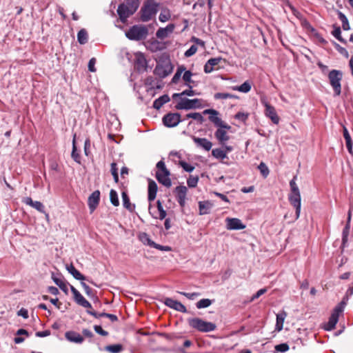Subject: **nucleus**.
Listing matches in <instances>:
<instances>
[{
    "instance_id": "obj_1",
    "label": "nucleus",
    "mask_w": 353,
    "mask_h": 353,
    "mask_svg": "<svg viewBox=\"0 0 353 353\" xmlns=\"http://www.w3.org/2000/svg\"><path fill=\"white\" fill-rule=\"evenodd\" d=\"M203 114H209V120L219 128L214 133V136L219 143L224 145L225 143L229 140L230 137L225 130H230L231 127L223 122L219 117V112L214 109H206L203 112Z\"/></svg>"
},
{
    "instance_id": "obj_2",
    "label": "nucleus",
    "mask_w": 353,
    "mask_h": 353,
    "mask_svg": "<svg viewBox=\"0 0 353 353\" xmlns=\"http://www.w3.org/2000/svg\"><path fill=\"white\" fill-rule=\"evenodd\" d=\"M296 176L290 181V192L288 195V199L290 204L294 206L296 210V219L300 216L301 212V194L299 189L296 183Z\"/></svg>"
},
{
    "instance_id": "obj_3",
    "label": "nucleus",
    "mask_w": 353,
    "mask_h": 353,
    "mask_svg": "<svg viewBox=\"0 0 353 353\" xmlns=\"http://www.w3.org/2000/svg\"><path fill=\"white\" fill-rule=\"evenodd\" d=\"M139 3L138 0H126L125 3L119 6L117 13L122 22H125L127 19L132 15L138 9Z\"/></svg>"
},
{
    "instance_id": "obj_4",
    "label": "nucleus",
    "mask_w": 353,
    "mask_h": 353,
    "mask_svg": "<svg viewBox=\"0 0 353 353\" xmlns=\"http://www.w3.org/2000/svg\"><path fill=\"white\" fill-rule=\"evenodd\" d=\"M159 3L154 0H148L140 10L141 20L147 22L154 17L158 11Z\"/></svg>"
},
{
    "instance_id": "obj_5",
    "label": "nucleus",
    "mask_w": 353,
    "mask_h": 353,
    "mask_svg": "<svg viewBox=\"0 0 353 353\" xmlns=\"http://www.w3.org/2000/svg\"><path fill=\"white\" fill-rule=\"evenodd\" d=\"M189 325L199 332H209L214 331L216 326L212 322L205 321L199 318H192L188 320Z\"/></svg>"
},
{
    "instance_id": "obj_6",
    "label": "nucleus",
    "mask_w": 353,
    "mask_h": 353,
    "mask_svg": "<svg viewBox=\"0 0 353 353\" xmlns=\"http://www.w3.org/2000/svg\"><path fill=\"white\" fill-rule=\"evenodd\" d=\"M148 34V30L145 26L134 25L125 32V36L130 40L140 41L145 39Z\"/></svg>"
},
{
    "instance_id": "obj_7",
    "label": "nucleus",
    "mask_w": 353,
    "mask_h": 353,
    "mask_svg": "<svg viewBox=\"0 0 353 353\" xmlns=\"http://www.w3.org/2000/svg\"><path fill=\"white\" fill-rule=\"evenodd\" d=\"M342 78L343 73L340 70H332L328 74L329 81L334 90L335 96H339L341 93V81Z\"/></svg>"
},
{
    "instance_id": "obj_8",
    "label": "nucleus",
    "mask_w": 353,
    "mask_h": 353,
    "mask_svg": "<svg viewBox=\"0 0 353 353\" xmlns=\"http://www.w3.org/2000/svg\"><path fill=\"white\" fill-rule=\"evenodd\" d=\"M202 104L201 100L199 99H189L186 98H181L178 103L175 105L177 110H190L201 108Z\"/></svg>"
},
{
    "instance_id": "obj_9",
    "label": "nucleus",
    "mask_w": 353,
    "mask_h": 353,
    "mask_svg": "<svg viewBox=\"0 0 353 353\" xmlns=\"http://www.w3.org/2000/svg\"><path fill=\"white\" fill-rule=\"evenodd\" d=\"M181 121V115L179 113H168L163 117V124L168 128L175 127Z\"/></svg>"
},
{
    "instance_id": "obj_10",
    "label": "nucleus",
    "mask_w": 353,
    "mask_h": 353,
    "mask_svg": "<svg viewBox=\"0 0 353 353\" xmlns=\"http://www.w3.org/2000/svg\"><path fill=\"white\" fill-rule=\"evenodd\" d=\"M70 290L74 296V301L79 305L85 308H91L92 305L82 294L72 285H70Z\"/></svg>"
},
{
    "instance_id": "obj_11",
    "label": "nucleus",
    "mask_w": 353,
    "mask_h": 353,
    "mask_svg": "<svg viewBox=\"0 0 353 353\" xmlns=\"http://www.w3.org/2000/svg\"><path fill=\"white\" fill-rule=\"evenodd\" d=\"M164 304L176 311L183 313L187 312L186 307L179 301L174 300L171 298H165L163 301Z\"/></svg>"
},
{
    "instance_id": "obj_12",
    "label": "nucleus",
    "mask_w": 353,
    "mask_h": 353,
    "mask_svg": "<svg viewBox=\"0 0 353 353\" xmlns=\"http://www.w3.org/2000/svg\"><path fill=\"white\" fill-rule=\"evenodd\" d=\"M225 222L226 228L230 230H242L245 228L241 221L236 218H227Z\"/></svg>"
},
{
    "instance_id": "obj_13",
    "label": "nucleus",
    "mask_w": 353,
    "mask_h": 353,
    "mask_svg": "<svg viewBox=\"0 0 353 353\" xmlns=\"http://www.w3.org/2000/svg\"><path fill=\"white\" fill-rule=\"evenodd\" d=\"M100 200V192L99 190L94 191L88 197V205L90 212H93L99 205Z\"/></svg>"
},
{
    "instance_id": "obj_14",
    "label": "nucleus",
    "mask_w": 353,
    "mask_h": 353,
    "mask_svg": "<svg viewBox=\"0 0 353 353\" xmlns=\"http://www.w3.org/2000/svg\"><path fill=\"white\" fill-rule=\"evenodd\" d=\"M175 192L176 194V200L179 204L181 207H184L185 204L188 188L185 186L179 185L175 188Z\"/></svg>"
},
{
    "instance_id": "obj_15",
    "label": "nucleus",
    "mask_w": 353,
    "mask_h": 353,
    "mask_svg": "<svg viewBox=\"0 0 353 353\" xmlns=\"http://www.w3.org/2000/svg\"><path fill=\"white\" fill-rule=\"evenodd\" d=\"M174 28V24L170 23L165 28H160L157 31L156 36L159 39H164L173 32Z\"/></svg>"
},
{
    "instance_id": "obj_16",
    "label": "nucleus",
    "mask_w": 353,
    "mask_h": 353,
    "mask_svg": "<svg viewBox=\"0 0 353 353\" xmlns=\"http://www.w3.org/2000/svg\"><path fill=\"white\" fill-rule=\"evenodd\" d=\"M23 203L25 204L31 206L32 208L36 209L37 211L41 213H46L45 212V206L40 201H34L30 197H25L22 200Z\"/></svg>"
},
{
    "instance_id": "obj_17",
    "label": "nucleus",
    "mask_w": 353,
    "mask_h": 353,
    "mask_svg": "<svg viewBox=\"0 0 353 353\" xmlns=\"http://www.w3.org/2000/svg\"><path fill=\"white\" fill-rule=\"evenodd\" d=\"M192 139L198 147H200L206 151H210L211 150L212 143L207 139L192 137Z\"/></svg>"
},
{
    "instance_id": "obj_18",
    "label": "nucleus",
    "mask_w": 353,
    "mask_h": 353,
    "mask_svg": "<svg viewBox=\"0 0 353 353\" xmlns=\"http://www.w3.org/2000/svg\"><path fill=\"white\" fill-rule=\"evenodd\" d=\"M169 176L170 172H165L163 174L161 172L156 173V178L157 181L167 188L170 187L172 185Z\"/></svg>"
},
{
    "instance_id": "obj_19",
    "label": "nucleus",
    "mask_w": 353,
    "mask_h": 353,
    "mask_svg": "<svg viewBox=\"0 0 353 353\" xmlns=\"http://www.w3.org/2000/svg\"><path fill=\"white\" fill-rule=\"evenodd\" d=\"M65 336L68 341L75 343H82L84 341L83 337L80 334L74 331L65 332Z\"/></svg>"
},
{
    "instance_id": "obj_20",
    "label": "nucleus",
    "mask_w": 353,
    "mask_h": 353,
    "mask_svg": "<svg viewBox=\"0 0 353 353\" xmlns=\"http://www.w3.org/2000/svg\"><path fill=\"white\" fill-rule=\"evenodd\" d=\"M52 279L54 283L59 287V288L64 292L66 294L68 293V284L61 278V276H57L54 273H52Z\"/></svg>"
},
{
    "instance_id": "obj_21",
    "label": "nucleus",
    "mask_w": 353,
    "mask_h": 353,
    "mask_svg": "<svg viewBox=\"0 0 353 353\" xmlns=\"http://www.w3.org/2000/svg\"><path fill=\"white\" fill-rule=\"evenodd\" d=\"M266 117H268L274 124H278L280 118L278 116L275 109L266 103Z\"/></svg>"
},
{
    "instance_id": "obj_22",
    "label": "nucleus",
    "mask_w": 353,
    "mask_h": 353,
    "mask_svg": "<svg viewBox=\"0 0 353 353\" xmlns=\"http://www.w3.org/2000/svg\"><path fill=\"white\" fill-rule=\"evenodd\" d=\"M157 192V185L153 180H149L148 183V201H152L155 199Z\"/></svg>"
},
{
    "instance_id": "obj_23",
    "label": "nucleus",
    "mask_w": 353,
    "mask_h": 353,
    "mask_svg": "<svg viewBox=\"0 0 353 353\" xmlns=\"http://www.w3.org/2000/svg\"><path fill=\"white\" fill-rule=\"evenodd\" d=\"M135 65L139 70H145L147 66V63L144 55L141 53L136 54Z\"/></svg>"
},
{
    "instance_id": "obj_24",
    "label": "nucleus",
    "mask_w": 353,
    "mask_h": 353,
    "mask_svg": "<svg viewBox=\"0 0 353 353\" xmlns=\"http://www.w3.org/2000/svg\"><path fill=\"white\" fill-rule=\"evenodd\" d=\"M122 201L123 207L129 210L130 212H133L135 209V205L132 204L130 201V198L125 192H123L121 194Z\"/></svg>"
},
{
    "instance_id": "obj_25",
    "label": "nucleus",
    "mask_w": 353,
    "mask_h": 353,
    "mask_svg": "<svg viewBox=\"0 0 353 353\" xmlns=\"http://www.w3.org/2000/svg\"><path fill=\"white\" fill-rule=\"evenodd\" d=\"M170 100L168 94H163L157 99L153 103L154 108L159 110L165 103L169 102Z\"/></svg>"
},
{
    "instance_id": "obj_26",
    "label": "nucleus",
    "mask_w": 353,
    "mask_h": 353,
    "mask_svg": "<svg viewBox=\"0 0 353 353\" xmlns=\"http://www.w3.org/2000/svg\"><path fill=\"white\" fill-rule=\"evenodd\" d=\"M66 268L68 272L71 274L77 280L84 281L85 279V277L82 274H81L80 272L78 271L72 264L67 265Z\"/></svg>"
},
{
    "instance_id": "obj_27",
    "label": "nucleus",
    "mask_w": 353,
    "mask_h": 353,
    "mask_svg": "<svg viewBox=\"0 0 353 353\" xmlns=\"http://www.w3.org/2000/svg\"><path fill=\"white\" fill-rule=\"evenodd\" d=\"M212 207V205L209 201H200L199 203V214L201 215L209 214Z\"/></svg>"
},
{
    "instance_id": "obj_28",
    "label": "nucleus",
    "mask_w": 353,
    "mask_h": 353,
    "mask_svg": "<svg viewBox=\"0 0 353 353\" xmlns=\"http://www.w3.org/2000/svg\"><path fill=\"white\" fill-rule=\"evenodd\" d=\"M287 316L285 312L283 311L276 314V330L278 332L283 329V322Z\"/></svg>"
},
{
    "instance_id": "obj_29",
    "label": "nucleus",
    "mask_w": 353,
    "mask_h": 353,
    "mask_svg": "<svg viewBox=\"0 0 353 353\" xmlns=\"http://www.w3.org/2000/svg\"><path fill=\"white\" fill-rule=\"evenodd\" d=\"M157 205L158 213H157V214L153 215V216L156 219H159L161 220H163L166 216V214H167L166 212H165V210H164L161 201L158 200L157 201Z\"/></svg>"
},
{
    "instance_id": "obj_30",
    "label": "nucleus",
    "mask_w": 353,
    "mask_h": 353,
    "mask_svg": "<svg viewBox=\"0 0 353 353\" xmlns=\"http://www.w3.org/2000/svg\"><path fill=\"white\" fill-rule=\"evenodd\" d=\"M77 41L80 44H85L88 41V34L85 29H81L77 34Z\"/></svg>"
},
{
    "instance_id": "obj_31",
    "label": "nucleus",
    "mask_w": 353,
    "mask_h": 353,
    "mask_svg": "<svg viewBox=\"0 0 353 353\" xmlns=\"http://www.w3.org/2000/svg\"><path fill=\"white\" fill-rule=\"evenodd\" d=\"M345 304V303L344 301H341L340 303H339L334 307V309L331 314V316L335 317V319H337V321H339V315L341 313L343 312Z\"/></svg>"
},
{
    "instance_id": "obj_32",
    "label": "nucleus",
    "mask_w": 353,
    "mask_h": 353,
    "mask_svg": "<svg viewBox=\"0 0 353 353\" xmlns=\"http://www.w3.org/2000/svg\"><path fill=\"white\" fill-rule=\"evenodd\" d=\"M212 154L216 159H224L227 157L226 152L223 149L215 148L212 151Z\"/></svg>"
},
{
    "instance_id": "obj_33",
    "label": "nucleus",
    "mask_w": 353,
    "mask_h": 353,
    "mask_svg": "<svg viewBox=\"0 0 353 353\" xmlns=\"http://www.w3.org/2000/svg\"><path fill=\"white\" fill-rule=\"evenodd\" d=\"M234 90H237L241 92L247 93L251 90V84L248 81H245L239 86L233 87Z\"/></svg>"
},
{
    "instance_id": "obj_34",
    "label": "nucleus",
    "mask_w": 353,
    "mask_h": 353,
    "mask_svg": "<svg viewBox=\"0 0 353 353\" xmlns=\"http://www.w3.org/2000/svg\"><path fill=\"white\" fill-rule=\"evenodd\" d=\"M105 350L110 353H119L123 350V346L121 344H114L105 346Z\"/></svg>"
},
{
    "instance_id": "obj_35",
    "label": "nucleus",
    "mask_w": 353,
    "mask_h": 353,
    "mask_svg": "<svg viewBox=\"0 0 353 353\" xmlns=\"http://www.w3.org/2000/svg\"><path fill=\"white\" fill-rule=\"evenodd\" d=\"M71 156L74 161H76L78 163H81V157H80V154L77 152V147L75 145V135L74 136V138H73L72 151Z\"/></svg>"
},
{
    "instance_id": "obj_36",
    "label": "nucleus",
    "mask_w": 353,
    "mask_h": 353,
    "mask_svg": "<svg viewBox=\"0 0 353 353\" xmlns=\"http://www.w3.org/2000/svg\"><path fill=\"white\" fill-rule=\"evenodd\" d=\"M338 15H339V19L341 20V21L342 23L343 29L344 30H350V28L349 22H348V20H347L346 16L341 12H339Z\"/></svg>"
},
{
    "instance_id": "obj_37",
    "label": "nucleus",
    "mask_w": 353,
    "mask_h": 353,
    "mask_svg": "<svg viewBox=\"0 0 353 353\" xmlns=\"http://www.w3.org/2000/svg\"><path fill=\"white\" fill-rule=\"evenodd\" d=\"M337 322L338 321L335 319V317H332L330 316L328 322L324 325V329L327 331L332 330L335 328Z\"/></svg>"
},
{
    "instance_id": "obj_38",
    "label": "nucleus",
    "mask_w": 353,
    "mask_h": 353,
    "mask_svg": "<svg viewBox=\"0 0 353 353\" xmlns=\"http://www.w3.org/2000/svg\"><path fill=\"white\" fill-rule=\"evenodd\" d=\"M212 303V301L209 299H203L199 301L196 305L198 309H202L209 307Z\"/></svg>"
},
{
    "instance_id": "obj_39",
    "label": "nucleus",
    "mask_w": 353,
    "mask_h": 353,
    "mask_svg": "<svg viewBox=\"0 0 353 353\" xmlns=\"http://www.w3.org/2000/svg\"><path fill=\"white\" fill-rule=\"evenodd\" d=\"M110 199L111 203L114 206H119V201L118 198L117 192L114 190H111L110 192Z\"/></svg>"
},
{
    "instance_id": "obj_40",
    "label": "nucleus",
    "mask_w": 353,
    "mask_h": 353,
    "mask_svg": "<svg viewBox=\"0 0 353 353\" xmlns=\"http://www.w3.org/2000/svg\"><path fill=\"white\" fill-rule=\"evenodd\" d=\"M185 118L186 119H193L194 120H196L200 123H202L204 120L202 114L199 112L189 113V114H186Z\"/></svg>"
},
{
    "instance_id": "obj_41",
    "label": "nucleus",
    "mask_w": 353,
    "mask_h": 353,
    "mask_svg": "<svg viewBox=\"0 0 353 353\" xmlns=\"http://www.w3.org/2000/svg\"><path fill=\"white\" fill-rule=\"evenodd\" d=\"M140 239L143 244L148 245L150 247H153L154 244V242L150 239V238L146 233H143L140 236Z\"/></svg>"
},
{
    "instance_id": "obj_42",
    "label": "nucleus",
    "mask_w": 353,
    "mask_h": 353,
    "mask_svg": "<svg viewBox=\"0 0 353 353\" xmlns=\"http://www.w3.org/2000/svg\"><path fill=\"white\" fill-rule=\"evenodd\" d=\"M199 181V176L190 175L187 180V184L189 188H195Z\"/></svg>"
},
{
    "instance_id": "obj_43",
    "label": "nucleus",
    "mask_w": 353,
    "mask_h": 353,
    "mask_svg": "<svg viewBox=\"0 0 353 353\" xmlns=\"http://www.w3.org/2000/svg\"><path fill=\"white\" fill-rule=\"evenodd\" d=\"M111 173L113 176L114 180L116 183L119 181L118 169L117 163L113 162L111 163Z\"/></svg>"
},
{
    "instance_id": "obj_44",
    "label": "nucleus",
    "mask_w": 353,
    "mask_h": 353,
    "mask_svg": "<svg viewBox=\"0 0 353 353\" xmlns=\"http://www.w3.org/2000/svg\"><path fill=\"white\" fill-rule=\"evenodd\" d=\"M179 165L183 168V169L188 172H192L194 170V167L190 164H188L184 161H180Z\"/></svg>"
},
{
    "instance_id": "obj_45",
    "label": "nucleus",
    "mask_w": 353,
    "mask_h": 353,
    "mask_svg": "<svg viewBox=\"0 0 353 353\" xmlns=\"http://www.w3.org/2000/svg\"><path fill=\"white\" fill-rule=\"evenodd\" d=\"M332 34L339 41L345 43L344 39L341 36V31L340 27H334V30L332 31Z\"/></svg>"
},
{
    "instance_id": "obj_46",
    "label": "nucleus",
    "mask_w": 353,
    "mask_h": 353,
    "mask_svg": "<svg viewBox=\"0 0 353 353\" xmlns=\"http://www.w3.org/2000/svg\"><path fill=\"white\" fill-rule=\"evenodd\" d=\"M233 97H234L233 94H231L229 93H225V92H218L214 94V98L216 99H230V98H233Z\"/></svg>"
},
{
    "instance_id": "obj_47",
    "label": "nucleus",
    "mask_w": 353,
    "mask_h": 353,
    "mask_svg": "<svg viewBox=\"0 0 353 353\" xmlns=\"http://www.w3.org/2000/svg\"><path fill=\"white\" fill-rule=\"evenodd\" d=\"M170 18V14L168 10H164L161 12L159 16V19L161 22H165Z\"/></svg>"
},
{
    "instance_id": "obj_48",
    "label": "nucleus",
    "mask_w": 353,
    "mask_h": 353,
    "mask_svg": "<svg viewBox=\"0 0 353 353\" xmlns=\"http://www.w3.org/2000/svg\"><path fill=\"white\" fill-rule=\"evenodd\" d=\"M179 293L185 296L190 300H194L196 297L201 296V294L199 292L187 293V292H179Z\"/></svg>"
},
{
    "instance_id": "obj_49",
    "label": "nucleus",
    "mask_w": 353,
    "mask_h": 353,
    "mask_svg": "<svg viewBox=\"0 0 353 353\" xmlns=\"http://www.w3.org/2000/svg\"><path fill=\"white\" fill-rule=\"evenodd\" d=\"M192 73L190 70L185 71L183 75V79L185 82V85L190 84L192 81Z\"/></svg>"
},
{
    "instance_id": "obj_50",
    "label": "nucleus",
    "mask_w": 353,
    "mask_h": 353,
    "mask_svg": "<svg viewBox=\"0 0 353 353\" xmlns=\"http://www.w3.org/2000/svg\"><path fill=\"white\" fill-rule=\"evenodd\" d=\"M350 228V225H349V224H346V225L345 226V228L343 230V236H342L343 244H345L347 241V236L349 234Z\"/></svg>"
},
{
    "instance_id": "obj_51",
    "label": "nucleus",
    "mask_w": 353,
    "mask_h": 353,
    "mask_svg": "<svg viewBox=\"0 0 353 353\" xmlns=\"http://www.w3.org/2000/svg\"><path fill=\"white\" fill-rule=\"evenodd\" d=\"M274 348L276 352H285L290 347L287 343H281L276 345Z\"/></svg>"
},
{
    "instance_id": "obj_52",
    "label": "nucleus",
    "mask_w": 353,
    "mask_h": 353,
    "mask_svg": "<svg viewBox=\"0 0 353 353\" xmlns=\"http://www.w3.org/2000/svg\"><path fill=\"white\" fill-rule=\"evenodd\" d=\"M197 51V47L194 45H192L188 50L185 51L184 55L186 57H190L194 55Z\"/></svg>"
},
{
    "instance_id": "obj_53",
    "label": "nucleus",
    "mask_w": 353,
    "mask_h": 353,
    "mask_svg": "<svg viewBox=\"0 0 353 353\" xmlns=\"http://www.w3.org/2000/svg\"><path fill=\"white\" fill-rule=\"evenodd\" d=\"M94 330L97 334L101 336H106L108 335V332L103 330V328L100 325H94Z\"/></svg>"
},
{
    "instance_id": "obj_54",
    "label": "nucleus",
    "mask_w": 353,
    "mask_h": 353,
    "mask_svg": "<svg viewBox=\"0 0 353 353\" xmlns=\"http://www.w3.org/2000/svg\"><path fill=\"white\" fill-rule=\"evenodd\" d=\"M81 285L83 287V288L84 289V291L88 296H93L92 289L85 283H84V282H83V281H81Z\"/></svg>"
},
{
    "instance_id": "obj_55",
    "label": "nucleus",
    "mask_w": 353,
    "mask_h": 353,
    "mask_svg": "<svg viewBox=\"0 0 353 353\" xmlns=\"http://www.w3.org/2000/svg\"><path fill=\"white\" fill-rule=\"evenodd\" d=\"M221 57H215V58H211L208 61L209 65H210L213 68L215 65H217L221 61Z\"/></svg>"
},
{
    "instance_id": "obj_56",
    "label": "nucleus",
    "mask_w": 353,
    "mask_h": 353,
    "mask_svg": "<svg viewBox=\"0 0 353 353\" xmlns=\"http://www.w3.org/2000/svg\"><path fill=\"white\" fill-rule=\"evenodd\" d=\"M152 248H154L161 250V251H166V252L170 251L172 250L170 246L161 245L157 244L156 243H154Z\"/></svg>"
},
{
    "instance_id": "obj_57",
    "label": "nucleus",
    "mask_w": 353,
    "mask_h": 353,
    "mask_svg": "<svg viewBox=\"0 0 353 353\" xmlns=\"http://www.w3.org/2000/svg\"><path fill=\"white\" fill-rule=\"evenodd\" d=\"M157 170H161L165 172H169V170L166 168L165 163L163 161H160L157 163Z\"/></svg>"
},
{
    "instance_id": "obj_58",
    "label": "nucleus",
    "mask_w": 353,
    "mask_h": 353,
    "mask_svg": "<svg viewBox=\"0 0 353 353\" xmlns=\"http://www.w3.org/2000/svg\"><path fill=\"white\" fill-rule=\"evenodd\" d=\"M187 85L189 87V89L185 90L182 92L183 96L187 95V96L191 97V96L195 95L196 93H195V92L194 90H192V86L190 84H187Z\"/></svg>"
},
{
    "instance_id": "obj_59",
    "label": "nucleus",
    "mask_w": 353,
    "mask_h": 353,
    "mask_svg": "<svg viewBox=\"0 0 353 353\" xmlns=\"http://www.w3.org/2000/svg\"><path fill=\"white\" fill-rule=\"evenodd\" d=\"M96 60L94 58H92L88 63V69L90 72H95L96 69L94 68Z\"/></svg>"
},
{
    "instance_id": "obj_60",
    "label": "nucleus",
    "mask_w": 353,
    "mask_h": 353,
    "mask_svg": "<svg viewBox=\"0 0 353 353\" xmlns=\"http://www.w3.org/2000/svg\"><path fill=\"white\" fill-rule=\"evenodd\" d=\"M50 334V330H44L41 332H36L35 335L37 337H46Z\"/></svg>"
},
{
    "instance_id": "obj_61",
    "label": "nucleus",
    "mask_w": 353,
    "mask_h": 353,
    "mask_svg": "<svg viewBox=\"0 0 353 353\" xmlns=\"http://www.w3.org/2000/svg\"><path fill=\"white\" fill-rule=\"evenodd\" d=\"M18 315L22 316L24 319H28V310L26 309L21 308L18 312Z\"/></svg>"
},
{
    "instance_id": "obj_62",
    "label": "nucleus",
    "mask_w": 353,
    "mask_h": 353,
    "mask_svg": "<svg viewBox=\"0 0 353 353\" xmlns=\"http://www.w3.org/2000/svg\"><path fill=\"white\" fill-rule=\"evenodd\" d=\"M181 72H176V73L174 74V75L172 77V82L173 83H177L179 80L181 78Z\"/></svg>"
},
{
    "instance_id": "obj_63",
    "label": "nucleus",
    "mask_w": 353,
    "mask_h": 353,
    "mask_svg": "<svg viewBox=\"0 0 353 353\" xmlns=\"http://www.w3.org/2000/svg\"><path fill=\"white\" fill-rule=\"evenodd\" d=\"M214 68L207 61L204 65V72L208 74L212 72Z\"/></svg>"
},
{
    "instance_id": "obj_64",
    "label": "nucleus",
    "mask_w": 353,
    "mask_h": 353,
    "mask_svg": "<svg viewBox=\"0 0 353 353\" xmlns=\"http://www.w3.org/2000/svg\"><path fill=\"white\" fill-rule=\"evenodd\" d=\"M343 137H344V139L345 140V141H351V137H350V135L348 132V130L347 129L344 127L343 128Z\"/></svg>"
}]
</instances>
